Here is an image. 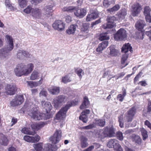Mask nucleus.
<instances>
[{"instance_id":"obj_1","label":"nucleus","mask_w":151,"mask_h":151,"mask_svg":"<svg viewBox=\"0 0 151 151\" xmlns=\"http://www.w3.org/2000/svg\"><path fill=\"white\" fill-rule=\"evenodd\" d=\"M32 103L28 101L26 102L24 105V107L27 111L28 114L36 120L40 119L47 120L52 117V115L46 112L45 114L40 113L36 107H34Z\"/></svg>"},{"instance_id":"obj_2","label":"nucleus","mask_w":151,"mask_h":151,"mask_svg":"<svg viewBox=\"0 0 151 151\" xmlns=\"http://www.w3.org/2000/svg\"><path fill=\"white\" fill-rule=\"evenodd\" d=\"M34 64L29 63L25 65L24 63H21L17 64L14 69L15 75L18 77L22 76H27L33 70Z\"/></svg>"},{"instance_id":"obj_3","label":"nucleus","mask_w":151,"mask_h":151,"mask_svg":"<svg viewBox=\"0 0 151 151\" xmlns=\"http://www.w3.org/2000/svg\"><path fill=\"white\" fill-rule=\"evenodd\" d=\"M5 37L7 45L6 47L0 49V58L4 60L7 59L9 52L14 48L13 40L12 37L7 35Z\"/></svg>"},{"instance_id":"obj_4","label":"nucleus","mask_w":151,"mask_h":151,"mask_svg":"<svg viewBox=\"0 0 151 151\" xmlns=\"http://www.w3.org/2000/svg\"><path fill=\"white\" fill-rule=\"evenodd\" d=\"M62 10L69 12H74L75 15L77 17L82 18L86 14V11L85 8L78 9L76 7L69 6L63 7Z\"/></svg>"},{"instance_id":"obj_5","label":"nucleus","mask_w":151,"mask_h":151,"mask_svg":"<svg viewBox=\"0 0 151 151\" xmlns=\"http://www.w3.org/2000/svg\"><path fill=\"white\" fill-rule=\"evenodd\" d=\"M72 106V103H69L63 107L56 114V119L58 120L63 119L66 117L67 111Z\"/></svg>"},{"instance_id":"obj_6","label":"nucleus","mask_w":151,"mask_h":151,"mask_svg":"<svg viewBox=\"0 0 151 151\" xmlns=\"http://www.w3.org/2000/svg\"><path fill=\"white\" fill-rule=\"evenodd\" d=\"M66 100V97L63 95H59L56 97L54 98L53 100L55 107V108L58 107L65 103Z\"/></svg>"},{"instance_id":"obj_7","label":"nucleus","mask_w":151,"mask_h":151,"mask_svg":"<svg viewBox=\"0 0 151 151\" xmlns=\"http://www.w3.org/2000/svg\"><path fill=\"white\" fill-rule=\"evenodd\" d=\"M126 31L122 28L120 29L114 35L115 39L117 41L124 40L127 38Z\"/></svg>"},{"instance_id":"obj_8","label":"nucleus","mask_w":151,"mask_h":151,"mask_svg":"<svg viewBox=\"0 0 151 151\" xmlns=\"http://www.w3.org/2000/svg\"><path fill=\"white\" fill-rule=\"evenodd\" d=\"M115 129L113 126L109 127H106L104 128L103 133L105 137H111L115 136Z\"/></svg>"},{"instance_id":"obj_9","label":"nucleus","mask_w":151,"mask_h":151,"mask_svg":"<svg viewBox=\"0 0 151 151\" xmlns=\"http://www.w3.org/2000/svg\"><path fill=\"white\" fill-rule=\"evenodd\" d=\"M52 27L55 30L62 31L65 29V24L61 20H57L53 24Z\"/></svg>"},{"instance_id":"obj_10","label":"nucleus","mask_w":151,"mask_h":151,"mask_svg":"<svg viewBox=\"0 0 151 151\" xmlns=\"http://www.w3.org/2000/svg\"><path fill=\"white\" fill-rule=\"evenodd\" d=\"M5 89L6 94L9 95H14L17 90L16 86L12 84H7L5 87Z\"/></svg>"},{"instance_id":"obj_11","label":"nucleus","mask_w":151,"mask_h":151,"mask_svg":"<svg viewBox=\"0 0 151 151\" xmlns=\"http://www.w3.org/2000/svg\"><path fill=\"white\" fill-rule=\"evenodd\" d=\"M23 95L17 96L10 102L11 106L14 107L21 104L24 101Z\"/></svg>"},{"instance_id":"obj_12","label":"nucleus","mask_w":151,"mask_h":151,"mask_svg":"<svg viewBox=\"0 0 151 151\" xmlns=\"http://www.w3.org/2000/svg\"><path fill=\"white\" fill-rule=\"evenodd\" d=\"M31 15L34 18L43 19L42 10L38 8H33L31 12Z\"/></svg>"},{"instance_id":"obj_13","label":"nucleus","mask_w":151,"mask_h":151,"mask_svg":"<svg viewBox=\"0 0 151 151\" xmlns=\"http://www.w3.org/2000/svg\"><path fill=\"white\" fill-rule=\"evenodd\" d=\"M61 131L60 130L56 131L53 136L50 138V140L52 143L56 144L58 142L61 137Z\"/></svg>"},{"instance_id":"obj_14","label":"nucleus","mask_w":151,"mask_h":151,"mask_svg":"<svg viewBox=\"0 0 151 151\" xmlns=\"http://www.w3.org/2000/svg\"><path fill=\"white\" fill-rule=\"evenodd\" d=\"M31 55L27 51L22 49L19 50L17 51V58L19 59H23L26 58H30Z\"/></svg>"},{"instance_id":"obj_15","label":"nucleus","mask_w":151,"mask_h":151,"mask_svg":"<svg viewBox=\"0 0 151 151\" xmlns=\"http://www.w3.org/2000/svg\"><path fill=\"white\" fill-rule=\"evenodd\" d=\"M132 14L134 17L137 16L141 9V6L138 3H135L132 6Z\"/></svg>"},{"instance_id":"obj_16","label":"nucleus","mask_w":151,"mask_h":151,"mask_svg":"<svg viewBox=\"0 0 151 151\" xmlns=\"http://www.w3.org/2000/svg\"><path fill=\"white\" fill-rule=\"evenodd\" d=\"M54 6L53 4H51V5H47L45 7L44 14L46 17H49L52 16L53 11L52 8Z\"/></svg>"},{"instance_id":"obj_17","label":"nucleus","mask_w":151,"mask_h":151,"mask_svg":"<svg viewBox=\"0 0 151 151\" xmlns=\"http://www.w3.org/2000/svg\"><path fill=\"white\" fill-rule=\"evenodd\" d=\"M24 139L25 141L29 142L35 143L38 142L40 139V137L36 135L35 137L25 135L24 137Z\"/></svg>"},{"instance_id":"obj_18","label":"nucleus","mask_w":151,"mask_h":151,"mask_svg":"<svg viewBox=\"0 0 151 151\" xmlns=\"http://www.w3.org/2000/svg\"><path fill=\"white\" fill-rule=\"evenodd\" d=\"M136 110L135 108L133 107L128 111L127 119L128 122H131L132 120L133 117L135 114Z\"/></svg>"},{"instance_id":"obj_19","label":"nucleus","mask_w":151,"mask_h":151,"mask_svg":"<svg viewBox=\"0 0 151 151\" xmlns=\"http://www.w3.org/2000/svg\"><path fill=\"white\" fill-rule=\"evenodd\" d=\"M98 16L99 15L98 12L95 11L87 15L86 17V21L87 22H89L96 19Z\"/></svg>"},{"instance_id":"obj_20","label":"nucleus","mask_w":151,"mask_h":151,"mask_svg":"<svg viewBox=\"0 0 151 151\" xmlns=\"http://www.w3.org/2000/svg\"><path fill=\"white\" fill-rule=\"evenodd\" d=\"M108 42L107 41L102 42L100 43L97 48L96 50L97 52L99 53H101L102 51L105 49L108 45Z\"/></svg>"},{"instance_id":"obj_21","label":"nucleus","mask_w":151,"mask_h":151,"mask_svg":"<svg viewBox=\"0 0 151 151\" xmlns=\"http://www.w3.org/2000/svg\"><path fill=\"white\" fill-rule=\"evenodd\" d=\"M109 54L111 56H115L117 55L119 53L118 50L115 49V46L114 45H111L107 49Z\"/></svg>"},{"instance_id":"obj_22","label":"nucleus","mask_w":151,"mask_h":151,"mask_svg":"<svg viewBox=\"0 0 151 151\" xmlns=\"http://www.w3.org/2000/svg\"><path fill=\"white\" fill-rule=\"evenodd\" d=\"M41 104L42 107L45 109L46 112H49L52 108V106L50 102L42 101Z\"/></svg>"},{"instance_id":"obj_23","label":"nucleus","mask_w":151,"mask_h":151,"mask_svg":"<svg viewBox=\"0 0 151 151\" xmlns=\"http://www.w3.org/2000/svg\"><path fill=\"white\" fill-rule=\"evenodd\" d=\"M46 124V122H40L39 123L33 124L31 126L32 129L38 130L43 127Z\"/></svg>"},{"instance_id":"obj_24","label":"nucleus","mask_w":151,"mask_h":151,"mask_svg":"<svg viewBox=\"0 0 151 151\" xmlns=\"http://www.w3.org/2000/svg\"><path fill=\"white\" fill-rule=\"evenodd\" d=\"M129 51L131 52H132L133 51L132 47L129 43L125 44L124 45L122 48V52L127 53Z\"/></svg>"},{"instance_id":"obj_25","label":"nucleus","mask_w":151,"mask_h":151,"mask_svg":"<svg viewBox=\"0 0 151 151\" xmlns=\"http://www.w3.org/2000/svg\"><path fill=\"white\" fill-rule=\"evenodd\" d=\"M145 24L144 20H139L136 23L135 27L139 31H141L145 25Z\"/></svg>"},{"instance_id":"obj_26","label":"nucleus","mask_w":151,"mask_h":151,"mask_svg":"<svg viewBox=\"0 0 151 151\" xmlns=\"http://www.w3.org/2000/svg\"><path fill=\"white\" fill-rule=\"evenodd\" d=\"M49 92L53 95H57L60 92V88L56 86H52L48 89Z\"/></svg>"},{"instance_id":"obj_27","label":"nucleus","mask_w":151,"mask_h":151,"mask_svg":"<svg viewBox=\"0 0 151 151\" xmlns=\"http://www.w3.org/2000/svg\"><path fill=\"white\" fill-rule=\"evenodd\" d=\"M119 142L116 139H110L107 144V146L109 148H114V147Z\"/></svg>"},{"instance_id":"obj_28","label":"nucleus","mask_w":151,"mask_h":151,"mask_svg":"<svg viewBox=\"0 0 151 151\" xmlns=\"http://www.w3.org/2000/svg\"><path fill=\"white\" fill-rule=\"evenodd\" d=\"M77 27V26L75 24L70 25L68 29L66 30V33L69 35L74 34Z\"/></svg>"},{"instance_id":"obj_29","label":"nucleus","mask_w":151,"mask_h":151,"mask_svg":"<svg viewBox=\"0 0 151 151\" xmlns=\"http://www.w3.org/2000/svg\"><path fill=\"white\" fill-rule=\"evenodd\" d=\"M40 73L39 71L34 70L30 77V79L32 80H34L39 79L40 77Z\"/></svg>"},{"instance_id":"obj_30","label":"nucleus","mask_w":151,"mask_h":151,"mask_svg":"<svg viewBox=\"0 0 151 151\" xmlns=\"http://www.w3.org/2000/svg\"><path fill=\"white\" fill-rule=\"evenodd\" d=\"M122 94H118L117 97V100L120 102H122L123 101L124 97L126 95V90L124 88H122Z\"/></svg>"},{"instance_id":"obj_31","label":"nucleus","mask_w":151,"mask_h":151,"mask_svg":"<svg viewBox=\"0 0 151 151\" xmlns=\"http://www.w3.org/2000/svg\"><path fill=\"white\" fill-rule=\"evenodd\" d=\"M80 141L81 147L82 148H85L88 146V144L87 142V138L84 137H81Z\"/></svg>"},{"instance_id":"obj_32","label":"nucleus","mask_w":151,"mask_h":151,"mask_svg":"<svg viewBox=\"0 0 151 151\" xmlns=\"http://www.w3.org/2000/svg\"><path fill=\"white\" fill-rule=\"evenodd\" d=\"M126 14V10L125 9H124L121 10L119 13L117 14V15L119 19H122L125 18Z\"/></svg>"},{"instance_id":"obj_33","label":"nucleus","mask_w":151,"mask_h":151,"mask_svg":"<svg viewBox=\"0 0 151 151\" xmlns=\"http://www.w3.org/2000/svg\"><path fill=\"white\" fill-rule=\"evenodd\" d=\"M89 103V102L88 98L86 97H84L83 102L80 106V109H83L88 108V106Z\"/></svg>"},{"instance_id":"obj_34","label":"nucleus","mask_w":151,"mask_h":151,"mask_svg":"<svg viewBox=\"0 0 151 151\" xmlns=\"http://www.w3.org/2000/svg\"><path fill=\"white\" fill-rule=\"evenodd\" d=\"M109 39V36L108 35V33L107 32L101 34L99 38V40L101 41L108 40Z\"/></svg>"},{"instance_id":"obj_35","label":"nucleus","mask_w":151,"mask_h":151,"mask_svg":"<svg viewBox=\"0 0 151 151\" xmlns=\"http://www.w3.org/2000/svg\"><path fill=\"white\" fill-rule=\"evenodd\" d=\"M21 132L24 134L30 135H34L35 134V132L31 131L28 128L25 127L22 129Z\"/></svg>"},{"instance_id":"obj_36","label":"nucleus","mask_w":151,"mask_h":151,"mask_svg":"<svg viewBox=\"0 0 151 151\" xmlns=\"http://www.w3.org/2000/svg\"><path fill=\"white\" fill-rule=\"evenodd\" d=\"M105 122V119H99L96 120L95 121V124L96 125L101 127L104 126Z\"/></svg>"},{"instance_id":"obj_37","label":"nucleus","mask_w":151,"mask_h":151,"mask_svg":"<svg viewBox=\"0 0 151 151\" xmlns=\"http://www.w3.org/2000/svg\"><path fill=\"white\" fill-rule=\"evenodd\" d=\"M18 4L20 7L24 8L27 5L28 0H18Z\"/></svg>"},{"instance_id":"obj_38","label":"nucleus","mask_w":151,"mask_h":151,"mask_svg":"<svg viewBox=\"0 0 151 151\" xmlns=\"http://www.w3.org/2000/svg\"><path fill=\"white\" fill-rule=\"evenodd\" d=\"M5 4L6 6L8 7L11 11H14L16 10L15 8L12 5V4L9 0H6Z\"/></svg>"},{"instance_id":"obj_39","label":"nucleus","mask_w":151,"mask_h":151,"mask_svg":"<svg viewBox=\"0 0 151 151\" xmlns=\"http://www.w3.org/2000/svg\"><path fill=\"white\" fill-rule=\"evenodd\" d=\"M34 147L36 151H42V144L37 143L34 144Z\"/></svg>"},{"instance_id":"obj_40","label":"nucleus","mask_w":151,"mask_h":151,"mask_svg":"<svg viewBox=\"0 0 151 151\" xmlns=\"http://www.w3.org/2000/svg\"><path fill=\"white\" fill-rule=\"evenodd\" d=\"M119 8L120 6L118 4H116L113 7L107 9V11L111 13L117 11Z\"/></svg>"},{"instance_id":"obj_41","label":"nucleus","mask_w":151,"mask_h":151,"mask_svg":"<svg viewBox=\"0 0 151 151\" xmlns=\"http://www.w3.org/2000/svg\"><path fill=\"white\" fill-rule=\"evenodd\" d=\"M75 71L79 78L81 79L82 77V75H83L84 74L83 70L80 68L75 69Z\"/></svg>"},{"instance_id":"obj_42","label":"nucleus","mask_w":151,"mask_h":151,"mask_svg":"<svg viewBox=\"0 0 151 151\" xmlns=\"http://www.w3.org/2000/svg\"><path fill=\"white\" fill-rule=\"evenodd\" d=\"M140 131L143 137V140H145L148 137L147 132L144 128L141 129Z\"/></svg>"},{"instance_id":"obj_43","label":"nucleus","mask_w":151,"mask_h":151,"mask_svg":"<svg viewBox=\"0 0 151 151\" xmlns=\"http://www.w3.org/2000/svg\"><path fill=\"white\" fill-rule=\"evenodd\" d=\"M71 81V79L68 75H66L62 78V81L64 83H66Z\"/></svg>"},{"instance_id":"obj_44","label":"nucleus","mask_w":151,"mask_h":151,"mask_svg":"<svg viewBox=\"0 0 151 151\" xmlns=\"http://www.w3.org/2000/svg\"><path fill=\"white\" fill-rule=\"evenodd\" d=\"M151 9L149 6H146L144 8V14L145 16L150 14Z\"/></svg>"},{"instance_id":"obj_45","label":"nucleus","mask_w":151,"mask_h":151,"mask_svg":"<svg viewBox=\"0 0 151 151\" xmlns=\"http://www.w3.org/2000/svg\"><path fill=\"white\" fill-rule=\"evenodd\" d=\"M113 0H104L103 4L105 7H108L112 3Z\"/></svg>"},{"instance_id":"obj_46","label":"nucleus","mask_w":151,"mask_h":151,"mask_svg":"<svg viewBox=\"0 0 151 151\" xmlns=\"http://www.w3.org/2000/svg\"><path fill=\"white\" fill-rule=\"evenodd\" d=\"M79 119L84 123H86L88 121L87 115L86 114H83L82 113H81V115L80 116Z\"/></svg>"},{"instance_id":"obj_47","label":"nucleus","mask_w":151,"mask_h":151,"mask_svg":"<svg viewBox=\"0 0 151 151\" xmlns=\"http://www.w3.org/2000/svg\"><path fill=\"white\" fill-rule=\"evenodd\" d=\"M56 148L54 145L49 144L47 145V148L46 149L47 151H55Z\"/></svg>"},{"instance_id":"obj_48","label":"nucleus","mask_w":151,"mask_h":151,"mask_svg":"<svg viewBox=\"0 0 151 151\" xmlns=\"http://www.w3.org/2000/svg\"><path fill=\"white\" fill-rule=\"evenodd\" d=\"M33 8L31 6H28L23 11L26 14H29L30 13H31Z\"/></svg>"},{"instance_id":"obj_49","label":"nucleus","mask_w":151,"mask_h":151,"mask_svg":"<svg viewBox=\"0 0 151 151\" xmlns=\"http://www.w3.org/2000/svg\"><path fill=\"white\" fill-rule=\"evenodd\" d=\"M45 77V76H43L42 75L41 77V79L38 82H33L34 87H36L38 85H41L42 83V81Z\"/></svg>"},{"instance_id":"obj_50","label":"nucleus","mask_w":151,"mask_h":151,"mask_svg":"<svg viewBox=\"0 0 151 151\" xmlns=\"http://www.w3.org/2000/svg\"><path fill=\"white\" fill-rule=\"evenodd\" d=\"M117 138L120 141H122L123 139V133L120 131L116 133Z\"/></svg>"},{"instance_id":"obj_51","label":"nucleus","mask_w":151,"mask_h":151,"mask_svg":"<svg viewBox=\"0 0 151 151\" xmlns=\"http://www.w3.org/2000/svg\"><path fill=\"white\" fill-rule=\"evenodd\" d=\"M114 149L115 151H123V149L119 142L115 146Z\"/></svg>"},{"instance_id":"obj_52","label":"nucleus","mask_w":151,"mask_h":151,"mask_svg":"<svg viewBox=\"0 0 151 151\" xmlns=\"http://www.w3.org/2000/svg\"><path fill=\"white\" fill-rule=\"evenodd\" d=\"M134 142L138 144H140L141 143V140L140 137L138 135H135L134 138Z\"/></svg>"},{"instance_id":"obj_53","label":"nucleus","mask_w":151,"mask_h":151,"mask_svg":"<svg viewBox=\"0 0 151 151\" xmlns=\"http://www.w3.org/2000/svg\"><path fill=\"white\" fill-rule=\"evenodd\" d=\"M128 56V55L126 53H125L122 55V57L121 59V63L122 64H124L125 61L127 59Z\"/></svg>"},{"instance_id":"obj_54","label":"nucleus","mask_w":151,"mask_h":151,"mask_svg":"<svg viewBox=\"0 0 151 151\" xmlns=\"http://www.w3.org/2000/svg\"><path fill=\"white\" fill-rule=\"evenodd\" d=\"M123 116L122 115H121L118 117V121L119 123V126L121 128L124 127V124L123 121Z\"/></svg>"},{"instance_id":"obj_55","label":"nucleus","mask_w":151,"mask_h":151,"mask_svg":"<svg viewBox=\"0 0 151 151\" xmlns=\"http://www.w3.org/2000/svg\"><path fill=\"white\" fill-rule=\"evenodd\" d=\"M115 19L116 18L114 16L112 17L108 16L107 21L108 22L114 23V21Z\"/></svg>"},{"instance_id":"obj_56","label":"nucleus","mask_w":151,"mask_h":151,"mask_svg":"<svg viewBox=\"0 0 151 151\" xmlns=\"http://www.w3.org/2000/svg\"><path fill=\"white\" fill-rule=\"evenodd\" d=\"M47 95V91L44 89L42 90L40 93V96H44L46 97Z\"/></svg>"},{"instance_id":"obj_57","label":"nucleus","mask_w":151,"mask_h":151,"mask_svg":"<svg viewBox=\"0 0 151 151\" xmlns=\"http://www.w3.org/2000/svg\"><path fill=\"white\" fill-rule=\"evenodd\" d=\"M43 0H31V3L33 5H37L42 1Z\"/></svg>"},{"instance_id":"obj_58","label":"nucleus","mask_w":151,"mask_h":151,"mask_svg":"<svg viewBox=\"0 0 151 151\" xmlns=\"http://www.w3.org/2000/svg\"><path fill=\"white\" fill-rule=\"evenodd\" d=\"M107 25L108 28H111L116 26L115 23L108 22Z\"/></svg>"},{"instance_id":"obj_59","label":"nucleus","mask_w":151,"mask_h":151,"mask_svg":"<svg viewBox=\"0 0 151 151\" xmlns=\"http://www.w3.org/2000/svg\"><path fill=\"white\" fill-rule=\"evenodd\" d=\"M148 29H150V30L148 31H146L145 34L149 37L150 39L151 40V27H150Z\"/></svg>"},{"instance_id":"obj_60","label":"nucleus","mask_w":151,"mask_h":151,"mask_svg":"<svg viewBox=\"0 0 151 151\" xmlns=\"http://www.w3.org/2000/svg\"><path fill=\"white\" fill-rule=\"evenodd\" d=\"M17 119L14 117H13L11 121L12 124L11 126H12L17 123Z\"/></svg>"},{"instance_id":"obj_61","label":"nucleus","mask_w":151,"mask_h":151,"mask_svg":"<svg viewBox=\"0 0 151 151\" xmlns=\"http://www.w3.org/2000/svg\"><path fill=\"white\" fill-rule=\"evenodd\" d=\"M101 22L100 19H99L95 22H92L91 24V27H93L94 25L100 23Z\"/></svg>"},{"instance_id":"obj_62","label":"nucleus","mask_w":151,"mask_h":151,"mask_svg":"<svg viewBox=\"0 0 151 151\" xmlns=\"http://www.w3.org/2000/svg\"><path fill=\"white\" fill-rule=\"evenodd\" d=\"M145 19L147 22L151 23V15L150 14L145 16Z\"/></svg>"},{"instance_id":"obj_63","label":"nucleus","mask_w":151,"mask_h":151,"mask_svg":"<svg viewBox=\"0 0 151 151\" xmlns=\"http://www.w3.org/2000/svg\"><path fill=\"white\" fill-rule=\"evenodd\" d=\"M93 127V124H90L87 126L84 127L83 128L85 129H92Z\"/></svg>"},{"instance_id":"obj_64","label":"nucleus","mask_w":151,"mask_h":151,"mask_svg":"<svg viewBox=\"0 0 151 151\" xmlns=\"http://www.w3.org/2000/svg\"><path fill=\"white\" fill-rule=\"evenodd\" d=\"M145 124L151 130V124L148 121L146 120L145 122Z\"/></svg>"}]
</instances>
